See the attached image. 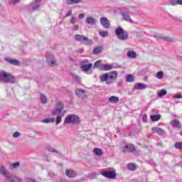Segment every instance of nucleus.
Wrapping results in <instances>:
<instances>
[{
    "label": "nucleus",
    "instance_id": "48",
    "mask_svg": "<svg viewBox=\"0 0 182 182\" xmlns=\"http://www.w3.org/2000/svg\"><path fill=\"white\" fill-rule=\"evenodd\" d=\"M78 18H79V19H83V18H85V14H79L78 15Z\"/></svg>",
    "mask_w": 182,
    "mask_h": 182
},
{
    "label": "nucleus",
    "instance_id": "35",
    "mask_svg": "<svg viewBox=\"0 0 182 182\" xmlns=\"http://www.w3.org/2000/svg\"><path fill=\"white\" fill-rule=\"evenodd\" d=\"M46 150H48V151H50V153H57L58 154H59V151L53 149L51 146H48L46 148Z\"/></svg>",
    "mask_w": 182,
    "mask_h": 182
},
{
    "label": "nucleus",
    "instance_id": "33",
    "mask_svg": "<svg viewBox=\"0 0 182 182\" xmlns=\"http://www.w3.org/2000/svg\"><path fill=\"white\" fill-rule=\"evenodd\" d=\"M99 35H100V36H102V38H106V36H109V32L105 31H100Z\"/></svg>",
    "mask_w": 182,
    "mask_h": 182
},
{
    "label": "nucleus",
    "instance_id": "56",
    "mask_svg": "<svg viewBox=\"0 0 182 182\" xmlns=\"http://www.w3.org/2000/svg\"><path fill=\"white\" fill-rule=\"evenodd\" d=\"M181 136H182V131L180 132Z\"/></svg>",
    "mask_w": 182,
    "mask_h": 182
},
{
    "label": "nucleus",
    "instance_id": "36",
    "mask_svg": "<svg viewBox=\"0 0 182 182\" xmlns=\"http://www.w3.org/2000/svg\"><path fill=\"white\" fill-rule=\"evenodd\" d=\"M72 77H73V80L77 82V83H80V77H79V76H77L75 74H72Z\"/></svg>",
    "mask_w": 182,
    "mask_h": 182
},
{
    "label": "nucleus",
    "instance_id": "34",
    "mask_svg": "<svg viewBox=\"0 0 182 182\" xmlns=\"http://www.w3.org/2000/svg\"><path fill=\"white\" fill-rule=\"evenodd\" d=\"M87 23H96V20L93 17H88L86 19Z\"/></svg>",
    "mask_w": 182,
    "mask_h": 182
},
{
    "label": "nucleus",
    "instance_id": "40",
    "mask_svg": "<svg viewBox=\"0 0 182 182\" xmlns=\"http://www.w3.org/2000/svg\"><path fill=\"white\" fill-rule=\"evenodd\" d=\"M100 23H109V19L106 17H102L100 18Z\"/></svg>",
    "mask_w": 182,
    "mask_h": 182
},
{
    "label": "nucleus",
    "instance_id": "15",
    "mask_svg": "<svg viewBox=\"0 0 182 182\" xmlns=\"http://www.w3.org/2000/svg\"><path fill=\"white\" fill-rule=\"evenodd\" d=\"M65 175L67 177H69V178H73L74 177H76L77 173L76 171L73 169H67L65 171Z\"/></svg>",
    "mask_w": 182,
    "mask_h": 182
},
{
    "label": "nucleus",
    "instance_id": "28",
    "mask_svg": "<svg viewBox=\"0 0 182 182\" xmlns=\"http://www.w3.org/2000/svg\"><path fill=\"white\" fill-rule=\"evenodd\" d=\"M93 153L96 156H102L103 154V151H102V149H100V148H95L93 149Z\"/></svg>",
    "mask_w": 182,
    "mask_h": 182
},
{
    "label": "nucleus",
    "instance_id": "16",
    "mask_svg": "<svg viewBox=\"0 0 182 182\" xmlns=\"http://www.w3.org/2000/svg\"><path fill=\"white\" fill-rule=\"evenodd\" d=\"M5 60L6 62H8V63H10V65H14V66H18L20 63L19 60L9 58H6Z\"/></svg>",
    "mask_w": 182,
    "mask_h": 182
},
{
    "label": "nucleus",
    "instance_id": "50",
    "mask_svg": "<svg viewBox=\"0 0 182 182\" xmlns=\"http://www.w3.org/2000/svg\"><path fill=\"white\" fill-rule=\"evenodd\" d=\"M48 176H49V177H53L55 176V173H53V172H49Z\"/></svg>",
    "mask_w": 182,
    "mask_h": 182
},
{
    "label": "nucleus",
    "instance_id": "11",
    "mask_svg": "<svg viewBox=\"0 0 182 182\" xmlns=\"http://www.w3.org/2000/svg\"><path fill=\"white\" fill-rule=\"evenodd\" d=\"M75 93L79 99L85 100L86 97H87V95H86V91L85 90L82 89H75Z\"/></svg>",
    "mask_w": 182,
    "mask_h": 182
},
{
    "label": "nucleus",
    "instance_id": "37",
    "mask_svg": "<svg viewBox=\"0 0 182 182\" xmlns=\"http://www.w3.org/2000/svg\"><path fill=\"white\" fill-rule=\"evenodd\" d=\"M87 177L88 178H90V180H93V179L96 178L97 174H96V173H88Z\"/></svg>",
    "mask_w": 182,
    "mask_h": 182
},
{
    "label": "nucleus",
    "instance_id": "13",
    "mask_svg": "<svg viewBox=\"0 0 182 182\" xmlns=\"http://www.w3.org/2000/svg\"><path fill=\"white\" fill-rule=\"evenodd\" d=\"M151 130L152 132H155V133H157L159 136H163V134H166V131L159 127H154L151 128Z\"/></svg>",
    "mask_w": 182,
    "mask_h": 182
},
{
    "label": "nucleus",
    "instance_id": "5",
    "mask_svg": "<svg viewBox=\"0 0 182 182\" xmlns=\"http://www.w3.org/2000/svg\"><path fill=\"white\" fill-rule=\"evenodd\" d=\"M115 35L119 41L129 40V33H127V31H124V30L122 27H117L115 29Z\"/></svg>",
    "mask_w": 182,
    "mask_h": 182
},
{
    "label": "nucleus",
    "instance_id": "14",
    "mask_svg": "<svg viewBox=\"0 0 182 182\" xmlns=\"http://www.w3.org/2000/svg\"><path fill=\"white\" fill-rule=\"evenodd\" d=\"M121 15H122L123 18L124 19V21H127V22H129L130 23H132L133 19H132V18L129 17V15H127V12H126V11L122 10L121 11Z\"/></svg>",
    "mask_w": 182,
    "mask_h": 182
},
{
    "label": "nucleus",
    "instance_id": "6",
    "mask_svg": "<svg viewBox=\"0 0 182 182\" xmlns=\"http://www.w3.org/2000/svg\"><path fill=\"white\" fill-rule=\"evenodd\" d=\"M80 123V119L79 117L73 114L68 115L65 118V121L63 122V124H79Z\"/></svg>",
    "mask_w": 182,
    "mask_h": 182
},
{
    "label": "nucleus",
    "instance_id": "8",
    "mask_svg": "<svg viewBox=\"0 0 182 182\" xmlns=\"http://www.w3.org/2000/svg\"><path fill=\"white\" fill-rule=\"evenodd\" d=\"M75 40L80 43H85V45H90V43H92V40H90L87 37L80 34L75 35Z\"/></svg>",
    "mask_w": 182,
    "mask_h": 182
},
{
    "label": "nucleus",
    "instance_id": "26",
    "mask_svg": "<svg viewBox=\"0 0 182 182\" xmlns=\"http://www.w3.org/2000/svg\"><path fill=\"white\" fill-rule=\"evenodd\" d=\"M128 58H130L131 59H134V58H137V53L134 51L129 50L127 53Z\"/></svg>",
    "mask_w": 182,
    "mask_h": 182
},
{
    "label": "nucleus",
    "instance_id": "30",
    "mask_svg": "<svg viewBox=\"0 0 182 182\" xmlns=\"http://www.w3.org/2000/svg\"><path fill=\"white\" fill-rule=\"evenodd\" d=\"M102 48L99 46V47H96L93 49L92 53L94 55H99V53H101L102 50Z\"/></svg>",
    "mask_w": 182,
    "mask_h": 182
},
{
    "label": "nucleus",
    "instance_id": "47",
    "mask_svg": "<svg viewBox=\"0 0 182 182\" xmlns=\"http://www.w3.org/2000/svg\"><path fill=\"white\" fill-rule=\"evenodd\" d=\"M77 29H79L78 25H75L74 27L73 28V31H77Z\"/></svg>",
    "mask_w": 182,
    "mask_h": 182
},
{
    "label": "nucleus",
    "instance_id": "25",
    "mask_svg": "<svg viewBox=\"0 0 182 182\" xmlns=\"http://www.w3.org/2000/svg\"><path fill=\"white\" fill-rule=\"evenodd\" d=\"M40 100L42 105H46V103H48V97L43 94H40Z\"/></svg>",
    "mask_w": 182,
    "mask_h": 182
},
{
    "label": "nucleus",
    "instance_id": "44",
    "mask_svg": "<svg viewBox=\"0 0 182 182\" xmlns=\"http://www.w3.org/2000/svg\"><path fill=\"white\" fill-rule=\"evenodd\" d=\"M102 25L103 28H105L106 29H109V28H110V23H102Z\"/></svg>",
    "mask_w": 182,
    "mask_h": 182
},
{
    "label": "nucleus",
    "instance_id": "42",
    "mask_svg": "<svg viewBox=\"0 0 182 182\" xmlns=\"http://www.w3.org/2000/svg\"><path fill=\"white\" fill-rule=\"evenodd\" d=\"M171 5L172 6H176V5H178V0H171Z\"/></svg>",
    "mask_w": 182,
    "mask_h": 182
},
{
    "label": "nucleus",
    "instance_id": "32",
    "mask_svg": "<svg viewBox=\"0 0 182 182\" xmlns=\"http://www.w3.org/2000/svg\"><path fill=\"white\" fill-rule=\"evenodd\" d=\"M102 61L101 60H97L94 63V68H99L100 70H102Z\"/></svg>",
    "mask_w": 182,
    "mask_h": 182
},
{
    "label": "nucleus",
    "instance_id": "23",
    "mask_svg": "<svg viewBox=\"0 0 182 182\" xmlns=\"http://www.w3.org/2000/svg\"><path fill=\"white\" fill-rule=\"evenodd\" d=\"M113 69V65L110 64H103L102 65V70L106 71V70H112Z\"/></svg>",
    "mask_w": 182,
    "mask_h": 182
},
{
    "label": "nucleus",
    "instance_id": "29",
    "mask_svg": "<svg viewBox=\"0 0 182 182\" xmlns=\"http://www.w3.org/2000/svg\"><path fill=\"white\" fill-rule=\"evenodd\" d=\"M40 2H42V0H35V4H36V5L32 6L33 11H37L39 9V6H41L39 4Z\"/></svg>",
    "mask_w": 182,
    "mask_h": 182
},
{
    "label": "nucleus",
    "instance_id": "19",
    "mask_svg": "<svg viewBox=\"0 0 182 182\" xmlns=\"http://www.w3.org/2000/svg\"><path fill=\"white\" fill-rule=\"evenodd\" d=\"M154 36L156 39H161L162 41H166L167 42H168V41H170L171 42H174V39L173 38H170V37H167V36H158L157 33H155L154 35Z\"/></svg>",
    "mask_w": 182,
    "mask_h": 182
},
{
    "label": "nucleus",
    "instance_id": "57",
    "mask_svg": "<svg viewBox=\"0 0 182 182\" xmlns=\"http://www.w3.org/2000/svg\"><path fill=\"white\" fill-rule=\"evenodd\" d=\"M117 68H121V66H118Z\"/></svg>",
    "mask_w": 182,
    "mask_h": 182
},
{
    "label": "nucleus",
    "instance_id": "10",
    "mask_svg": "<svg viewBox=\"0 0 182 182\" xmlns=\"http://www.w3.org/2000/svg\"><path fill=\"white\" fill-rule=\"evenodd\" d=\"M46 60L49 66H55L56 65V60H55V57L50 54V53H47L46 55Z\"/></svg>",
    "mask_w": 182,
    "mask_h": 182
},
{
    "label": "nucleus",
    "instance_id": "1",
    "mask_svg": "<svg viewBox=\"0 0 182 182\" xmlns=\"http://www.w3.org/2000/svg\"><path fill=\"white\" fill-rule=\"evenodd\" d=\"M65 105L63 102H58L55 105L54 109L52 111V116H57L55 120V124L58 126L62 122V117L65 116Z\"/></svg>",
    "mask_w": 182,
    "mask_h": 182
},
{
    "label": "nucleus",
    "instance_id": "22",
    "mask_svg": "<svg viewBox=\"0 0 182 182\" xmlns=\"http://www.w3.org/2000/svg\"><path fill=\"white\" fill-rule=\"evenodd\" d=\"M151 122H159L161 119V115L160 114H152L150 116Z\"/></svg>",
    "mask_w": 182,
    "mask_h": 182
},
{
    "label": "nucleus",
    "instance_id": "43",
    "mask_svg": "<svg viewBox=\"0 0 182 182\" xmlns=\"http://www.w3.org/2000/svg\"><path fill=\"white\" fill-rule=\"evenodd\" d=\"M19 136H21V133H19L18 132H16L14 134H13V137L14 139H18V137H19Z\"/></svg>",
    "mask_w": 182,
    "mask_h": 182
},
{
    "label": "nucleus",
    "instance_id": "41",
    "mask_svg": "<svg viewBox=\"0 0 182 182\" xmlns=\"http://www.w3.org/2000/svg\"><path fill=\"white\" fill-rule=\"evenodd\" d=\"M50 122H53V119L52 118H47L42 120V123H50Z\"/></svg>",
    "mask_w": 182,
    "mask_h": 182
},
{
    "label": "nucleus",
    "instance_id": "49",
    "mask_svg": "<svg viewBox=\"0 0 182 182\" xmlns=\"http://www.w3.org/2000/svg\"><path fill=\"white\" fill-rule=\"evenodd\" d=\"M20 0H12L11 1V4H18V2H19Z\"/></svg>",
    "mask_w": 182,
    "mask_h": 182
},
{
    "label": "nucleus",
    "instance_id": "12",
    "mask_svg": "<svg viewBox=\"0 0 182 182\" xmlns=\"http://www.w3.org/2000/svg\"><path fill=\"white\" fill-rule=\"evenodd\" d=\"M123 153H133L136 151V147L132 144H126L122 149Z\"/></svg>",
    "mask_w": 182,
    "mask_h": 182
},
{
    "label": "nucleus",
    "instance_id": "45",
    "mask_svg": "<svg viewBox=\"0 0 182 182\" xmlns=\"http://www.w3.org/2000/svg\"><path fill=\"white\" fill-rule=\"evenodd\" d=\"M11 166H12V167H14V168H16V167H19L20 164H19V162H16V163L11 164Z\"/></svg>",
    "mask_w": 182,
    "mask_h": 182
},
{
    "label": "nucleus",
    "instance_id": "17",
    "mask_svg": "<svg viewBox=\"0 0 182 182\" xmlns=\"http://www.w3.org/2000/svg\"><path fill=\"white\" fill-rule=\"evenodd\" d=\"M134 87L136 90H144V89H146V87H147V85L141 82H137L135 83Z\"/></svg>",
    "mask_w": 182,
    "mask_h": 182
},
{
    "label": "nucleus",
    "instance_id": "54",
    "mask_svg": "<svg viewBox=\"0 0 182 182\" xmlns=\"http://www.w3.org/2000/svg\"><path fill=\"white\" fill-rule=\"evenodd\" d=\"M77 52H79V53H83V50L82 49H80L77 50Z\"/></svg>",
    "mask_w": 182,
    "mask_h": 182
},
{
    "label": "nucleus",
    "instance_id": "51",
    "mask_svg": "<svg viewBox=\"0 0 182 182\" xmlns=\"http://www.w3.org/2000/svg\"><path fill=\"white\" fill-rule=\"evenodd\" d=\"M70 15H72V11H68L67 16H70Z\"/></svg>",
    "mask_w": 182,
    "mask_h": 182
},
{
    "label": "nucleus",
    "instance_id": "52",
    "mask_svg": "<svg viewBox=\"0 0 182 182\" xmlns=\"http://www.w3.org/2000/svg\"><path fill=\"white\" fill-rule=\"evenodd\" d=\"M178 5H182V0H178Z\"/></svg>",
    "mask_w": 182,
    "mask_h": 182
},
{
    "label": "nucleus",
    "instance_id": "53",
    "mask_svg": "<svg viewBox=\"0 0 182 182\" xmlns=\"http://www.w3.org/2000/svg\"><path fill=\"white\" fill-rule=\"evenodd\" d=\"M142 120H143L144 123H146L147 122V118L143 117Z\"/></svg>",
    "mask_w": 182,
    "mask_h": 182
},
{
    "label": "nucleus",
    "instance_id": "21",
    "mask_svg": "<svg viewBox=\"0 0 182 182\" xmlns=\"http://www.w3.org/2000/svg\"><path fill=\"white\" fill-rule=\"evenodd\" d=\"M108 102L109 103H113L114 105H116V103H119V98L116 96H111L108 99Z\"/></svg>",
    "mask_w": 182,
    "mask_h": 182
},
{
    "label": "nucleus",
    "instance_id": "4",
    "mask_svg": "<svg viewBox=\"0 0 182 182\" xmlns=\"http://www.w3.org/2000/svg\"><path fill=\"white\" fill-rule=\"evenodd\" d=\"M0 82L4 83H15L16 80L12 74L5 71H0Z\"/></svg>",
    "mask_w": 182,
    "mask_h": 182
},
{
    "label": "nucleus",
    "instance_id": "58",
    "mask_svg": "<svg viewBox=\"0 0 182 182\" xmlns=\"http://www.w3.org/2000/svg\"><path fill=\"white\" fill-rule=\"evenodd\" d=\"M1 59H0V63H1Z\"/></svg>",
    "mask_w": 182,
    "mask_h": 182
},
{
    "label": "nucleus",
    "instance_id": "7",
    "mask_svg": "<svg viewBox=\"0 0 182 182\" xmlns=\"http://www.w3.org/2000/svg\"><path fill=\"white\" fill-rule=\"evenodd\" d=\"M100 174L105 177V178H109V180H114L116 178V171L102 170Z\"/></svg>",
    "mask_w": 182,
    "mask_h": 182
},
{
    "label": "nucleus",
    "instance_id": "2",
    "mask_svg": "<svg viewBox=\"0 0 182 182\" xmlns=\"http://www.w3.org/2000/svg\"><path fill=\"white\" fill-rule=\"evenodd\" d=\"M101 82H105L106 85H112L117 79V71L106 73L100 77Z\"/></svg>",
    "mask_w": 182,
    "mask_h": 182
},
{
    "label": "nucleus",
    "instance_id": "55",
    "mask_svg": "<svg viewBox=\"0 0 182 182\" xmlns=\"http://www.w3.org/2000/svg\"><path fill=\"white\" fill-rule=\"evenodd\" d=\"M70 21L71 22H75V18H72Z\"/></svg>",
    "mask_w": 182,
    "mask_h": 182
},
{
    "label": "nucleus",
    "instance_id": "31",
    "mask_svg": "<svg viewBox=\"0 0 182 182\" xmlns=\"http://www.w3.org/2000/svg\"><path fill=\"white\" fill-rule=\"evenodd\" d=\"M167 95V90H161L157 92V95L159 97H163V96H166Z\"/></svg>",
    "mask_w": 182,
    "mask_h": 182
},
{
    "label": "nucleus",
    "instance_id": "39",
    "mask_svg": "<svg viewBox=\"0 0 182 182\" xmlns=\"http://www.w3.org/2000/svg\"><path fill=\"white\" fill-rule=\"evenodd\" d=\"M175 149H178L179 150L182 149V142H176L174 144Z\"/></svg>",
    "mask_w": 182,
    "mask_h": 182
},
{
    "label": "nucleus",
    "instance_id": "3",
    "mask_svg": "<svg viewBox=\"0 0 182 182\" xmlns=\"http://www.w3.org/2000/svg\"><path fill=\"white\" fill-rule=\"evenodd\" d=\"M0 174L6 177V180L10 182H22V179L16 176H11L8 171L5 168V166H0Z\"/></svg>",
    "mask_w": 182,
    "mask_h": 182
},
{
    "label": "nucleus",
    "instance_id": "46",
    "mask_svg": "<svg viewBox=\"0 0 182 182\" xmlns=\"http://www.w3.org/2000/svg\"><path fill=\"white\" fill-rule=\"evenodd\" d=\"M173 99H182L181 95H176L173 96Z\"/></svg>",
    "mask_w": 182,
    "mask_h": 182
},
{
    "label": "nucleus",
    "instance_id": "20",
    "mask_svg": "<svg viewBox=\"0 0 182 182\" xmlns=\"http://www.w3.org/2000/svg\"><path fill=\"white\" fill-rule=\"evenodd\" d=\"M127 170L130 171H136L137 170V166L134 163H130L127 165Z\"/></svg>",
    "mask_w": 182,
    "mask_h": 182
},
{
    "label": "nucleus",
    "instance_id": "9",
    "mask_svg": "<svg viewBox=\"0 0 182 182\" xmlns=\"http://www.w3.org/2000/svg\"><path fill=\"white\" fill-rule=\"evenodd\" d=\"M89 61L86 59L82 62L81 70H82V72L90 75V73H92V70H90L92 66V63L83 65V63H87Z\"/></svg>",
    "mask_w": 182,
    "mask_h": 182
},
{
    "label": "nucleus",
    "instance_id": "24",
    "mask_svg": "<svg viewBox=\"0 0 182 182\" xmlns=\"http://www.w3.org/2000/svg\"><path fill=\"white\" fill-rule=\"evenodd\" d=\"M125 80L128 83H133V82H134V77L132 74H128L126 77Z\"/></svg>",
    "mask_w": 182,
    "mask_h": 182
},
{
    "label": "nucleus",
    "instance_id": "38",
    "mask_svg": "<svg viewBox=\"0 0 182 182\" xmlns=\"http://www.w3.org/2000/svg\"><path fill=\"white\" fill-rule=\"evenodd\" d=\"M157 79H163L164 77V75L163 74V71H159L156 73Z\"/></svg>",
    "mask_w": 182,
    "mask_h": 182
},
{
    "label": "nucleus",
    "instance_id": "18",
    "mask_svg": "<svg viewBox=\"0 0 182 182\" xmlns=\"http://www.w3.org/2000/svg\"><path fill=\"white\" fill-rule=\"evenodd\" d=\"M171 124L172 127H176V129H181L182 127L181 122H180L178 119H174L171 121Z\"/></svg>",
    "mask_w": 182,
    "mask_h": 182
},
{
    "label": "nucleus",
    "instance_id": "27",
    "mask_svg": "<svg viewBox=\"0 0 182 182\" xmlns=\"http://www.w3.org/2000/svg\"><path fill=\"white\" fill-rule=\"evenodd\" d=\"M82 0H66L67 5H75L79 4Z\"/></svg>",
    "mask_w": 182,
    "mask_h": 182
}]
</instances>
